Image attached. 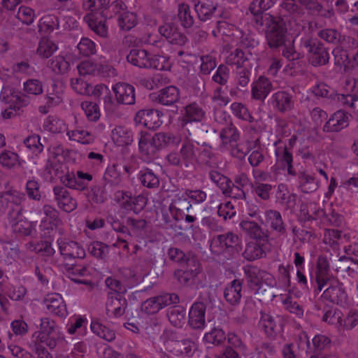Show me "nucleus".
Segmentation results:
<instances>
[{"label":"nucleus","mask_w":358,"mask_h":358,"mask_svg":"<svg viewBox=\"0 0 358 358\" xmlns=\"http://www.w3.org/2000/svg\"><path fill=\"white\" fill-rule=\"evenodd\" d=\"M43 127L45 130L55 134L62 133L67 130V126L64 121L52 115H49L44 120Z\"/></svg>","instance_id":"58"},{"label":"nucleus","mask_w":358,"mask_h":358,"mask_svg":"<svg viewBox=\"0 0 358 358\" xmlns=\"http://www.w3.org/2000/svg\"><path fill=\"white\" fill-rule=\"evenodd\" d=\"M23 196L18 193L5 192L0 194V209L9 207L7 213L8 222L13 232L22 236H32L36 224L28 221L24 216L22 206Z\"/></svg>","instance_id":"2"},{"label":"nucleus","mask_w":358,"mask_h":358,"mask_svg":"<svg viewBox=\"0 0 358 358\" xmlns=\"http://www.w3.org/2000/svg\"><path fill=\"white\" fill-rule=\"evenodd\" d=\"M148 68L159 71H169L171 68L170 57L164 55H150Z\"/></svg>","instance_id":"55"},{"label":"nucleus","mask_w":358,"mask_h":358,"mask_svg":"<svg viewBox=\"0 0 358 358\" xmlns=\"http://www.w3.org/2000/svg\"><path fill=\"white\" fill-rule=\"evenodd\" d=\"M48 66L56 73H64L70 67L69 58L61 52L49 60Z\"/></svg>","instance_id":"47"},{"label":"nucleus","mask_w":358,"mask_h":358,"mask_svg":"<svg viewBox=\"0 0 358 358\" xmlns=\"http://www.w3.org/2000/svg\"><path fill=\"white\" fill-rule=\"evenodd\" d=\"M206 113L197 103H191L182 110V127H187L188 124L199 123L204 120Z\"/></svg>","instance_id":"22"},{"label":"nucleus","mask_w":358,"mask_h":358,"mask_svg":"<svg viewBox=\"0 0 358 358\" xmlns=\"http://www.w3.org/2000/svg\"><path fill=\"white\" fill-rule=\"evenodd\" d=\"M110 136L117 146L128 145L133 141L132 131L124 125L115 126L111 131Z\"/></svg>","instance_id":"36"},{"label":"nucleus","mask_w":358,"mask_h":358,"mask_svg":"<svg viewBox=\"0 0 358 358\" xmlns=\"http://www.w3.org/2000/svg\"><path fill=\"white\" fill-rule=\"evenodd\" d=\"M194 10L199 20L202 21L219 16L221 13V8H219L217 3L209 1L195 4Z\"/></svg>","instance_id":"35"},{"label":"nucleus","mask_w":358,"mask_h":358,"mask_svg":"<svg viewBox=\"0 0 358 358\" xmlns=\"http://www.w3.org/2000/svg\"><path fill=\"white\" fill-rule=\"evenodd\" d=\"M109 3L110 0H83V8L90 10L84 17V20L92 31L101 37L107 36L106 22L111 18V15L106 10Z\"/></svg>","instance_id":"5"},{"label":"nucleus","mask_w":358,"mask_h":358,"mask_svg":"<svg viewBox=\"0 0 358 358\" xmlns=\"http://www.w3.org/2000/svg\"><path fill=\"white\" fill-rule=\"evenodd\" d=\"M162 113L158 110L143 109L136 113L134 121L137 124L155 130L162 124Z\"/></svg>","instance_id":"16"},{"label":"nucleus","mask_w":358,"mask_h":358,"mask_svg":"<svg viewBox=\"0 0 358 358\" xmlns=\"http://www.w3.org/2000/svg\"><path fill=\"white\" fill-rule=\"evenodd\" d=\"M249 179L245 174L236 176L234 184L231 182L230 187L224 190V194L234 198H242L245 193L243 188L248 184Z\"/></svg>","instance_id":"41"},{"label":"nucleus","mask_w":358,"mask_h":358,"mask_svg":"<svg viewBox=\"0 0 358 358\" xmlns=\"http://www.w3.org/2000/svg\"><path fill=\"white\" fill-rule=\"evenodd\" d=\"M343 313L338 310H328L322 317V321L335 326L338 330L345 329V321Z\"/></svg>","instance_id":"50"},{"label":"nucleus","mask_w":358,"mask_h":358,"mask_svg":"<svg viewBox=\"0 0 358 358\" xmlns=\"http://www.w3.org/2000/svg\"><path fill=\"white\" fill-rule=\"evenodd\" d=\"M56 86H52V92H49L45 97V104L39 107L41 113L46 114L50 108L59 105L63 100V94L61 91L55 90Z\"/></svg>","instance_id":"48"},{"label":"nucleus","mask_w":358,"mask_h":358,"mask_svg":"<svg viewBox=\"0 0 358 358\" xmlns=\"http://www.w3.org/2000/svg\"><path fill=\"white\" fill-rule=\"evenodd\" d=\"M332 55L334 57V64L339 68L338 71H347L350 66V59L349 54L346 50L341 47H336L332 50Z\"/></svg>","instance_id":"54"},{"label":"nucleus","mask_w":358,"mask_h":358,"mask_svg":"<svg viewBox=\"0 0 358 358\" xmlns=\"http://www.w3.org/2000/svg\"><path fill=\"white\" fill-rule=\"evenodd\" d=\"M228 65L236 66L237 69L250 66V62L245 53L240 49H236L226 57Z\"/></svg>","instance_id":"59"},{"label":"nucleus","mask_w":358,"mask_h":358,"mask_svg":"<svg viewBox=\"0 0 358 358\" xmlns=\"http://www.w3.org/2000/svg\"><path fill=\"white\" fill-rule=\"evenodd\" d=\"M24 162L20 159L19 155L14 151L4 150L0 153V164L6 169H15Z\"/></svg>","instance_id":"49"},{"label":"nucleus","mask_w":358,"mask_h":358,"mask_svg":"<svg viewBox=\"0 0 358 358\" xmlns=\"http://www.w3.org/2000/svg\"><path fill=\"white\" fill-rule=\"evenodd\" d=\"M329 271V263L327 258L322 255L319 256L317 262V288L315 290L316 294H318L333 278Z\"/></svg>","instance_id":"24"},{"label":"nucleus","mask_w":358,"mask_h":358,"mask_svg":"<svg viewBox=\"0 0 358 358\" xmlns=\"http://www.w3.org/2000/svg\"><path fill=\"white\" fill-rule=\"evenodd\" d=\"M138 24V17L135 13L124 11L117 18V24L122 31H129Z\"/></svg>","instance_id":"53"},{"label":"nucleus","mask_w":358,"mask_h":358,"mask_svg":"<svg viewBox=\"0 0 358 358\" xmlns=\"http://www.w3.org/2000/svg\"><path fill=\"white\" fill-rule=\"evenodd\" d=\"M270 248L268 238L252 240L246 244L243 253V257L248 261H254L263 258Z\"/></svg>","instance_id":"17"},{"label":"nucleus","mask_w":358,"mask_h":358,"mask_svg":"<svg viewBox=\"0 0 358 358\" xmlns=\"http://www.w3.org/2000/svg\"><path fill=\"white\" fill-rule=\"evenodd\" d=\"M106 158L102 153L90 151L86 157V166L89 171L96 173L101 171L105 165Z\"/></svg>","instance_id":"44"},{"label":"nucleus","mask_w":358,"mask_h":358,"mask_svg":"<svg viewBox=\"0 0 358 358\" xmlns=\"http://www.w3.org/2000/svg\"><path fill=\"white\" fill-rule=\"evenodd\" d=\"M81 108L89 121L95 122L101 116L99 106L95 102L84 101L81 103Z\"/></svg>","instance_id":"62"},{"label":"nucleus","mask_w":358,"mask_h":358,"mask_svg":"<svg viewBox=\"0 0 358 358\" xmlns=\"http://www.w3.org/2000/svg\"><path fill=\"white\" fill-rule=\"evenodd\" d=\"M55 200L60 209L65 212H71L77 206L76 200L72 197L66 187L57 185L53 188Z\"/></svg>","instance_id":"25"},{"label":"nucleus","mask_w":358,"mask_h":358,"mask_svg":"<svg viewBox=\"0 0 358 358\" xmlns=\"http://www.w3.org/2000/svg\"><path fill=\"white\" fill-rule=\"evenodd\" d=\"M242 283L238 280H234L227 285L224 290V297L227 303L236 305L242 297Z\"/></svg>","instance_id":"38"},{"label":"nucleus","mask_w":358,"mask_h":358,"mask_svg":"<svg viewBox=\"0 0 358 358\" xmlns=\"http://www.w3.org/2000/svg\"><path fill=\"white\" fill-rule=\"evenodd\" d=\"M244 273L255 294L264 295L267 289L272 287L275 284L273 275L257 266H245Z\"/></svg>","instance_id":"7"},{"label":"nucleus","mask_w":358,"mask_h":358,"mask_svg":"<svg viewBox=\"0 0 358 358\" xmlns=\"http://www.w3.org/2000/svg\"><path fill=\"white\" fill-rule=\"evenodd\" d=\"M0 101L8 104V106L2 109L1 116L3 119H9L13 116L16 110L24 105L23 99L18 93L8 86L1 87L0 92Z\"/></svg>","instance_id":"11"},{"label":"nucleus","mask_w":358,"mask_h":358,"mask_svg":"<svg viewBox=\"0 0 358 358\" xmlns=\"http://www.w3.org/2000/svg\"><path fill=\"white\" fill-rule=\"evenodd\" d=\"M165 349L174 355L192 357L197 350V344L192 340L166 341L164 342Z\"/></svg>","instance_id":"19"},{"label":"nucleus","mask_w":358,"mask_h":358,"mask_svg":"<svg viewBox=\"0 0 358 358\" xmlns=\"http://www.w3.org/2000/svg\"><path fill=\"white\" fill-rule=\"evenodd\" d=\"M299 187L304 193H310L317 189V185L315 177L305 171L298 175Z\"/></svg>","instance_id":"56"},{"label":"nucleus","mask_w":358,"mask_h":358,"mask_svg":"<svg viewBox=\"0 0 358 358\" xmlns=\"http://www.w3.org/2000/svg\"><path fill=\"white\" fill-rule=\"evenodd\" d=\"M150 54L145 50L131 49L127 56L129 63L139 68L148 69Z\"/></svg>","instance_id":"43"},{"label":"nucleus","mask_w":358,"mask_h":358,"mask_svg":"<svg viewBox=\"0 0 358 358\" xmlns=\"http://www.w3.org/2000/svg\"><path fill=\"white\" fill-rule=\"evenodd\" d=\"M268 102L276 110L284 113L291 110L294 106L292 96L285 91H278L273 94Z\"/></svg>","instance_id":"29"},{"label":"nucleus","mask_w":358,"mask_h":358,"mask_svg":"<svg viewBox=\"0 0 358 358\" xmlns=\"http://www.w3.org/2000/svg\"><path fill=\"white\" fill-rule=\"evenodd\" d=\"M115 200L126 210L135 213H138L146 204V199L143 196H132L131 193L128 191H117L115 193Z\"/></svg>","instance_id":"13"},{"label":"nucleus","mask_w":358,"mask_h":358,"mask_svg":"<svg viewBox=\"0 0 358 358\" xmlns=\"http://www.w3.org/2000/svg\"><path fill=\"white\" fill-rule=\"evenodd\" d=\"M259 326L264 330L268 337H274L282 331V324L278 318L276 320L273 316L262 313L259 321Z\"/></svg>","instance_id":"34"},{"label":"nucleus","mask_w":358,"mask_h":358,"mask_svg":"<svg viewBox=\"0 0 358 358\" xmlns=\"http://www.w3.org/2000/svg\"><path fill=\"white\" fill-rule=\"evenodd\" d=\"M275 164L271 167L275 180H282L287 176H296L293 167V155L281 141L274 143Z\"/></svg>","instance_id":"6"},{"label":"nucleus","mask_w":358,"mask_h":358,"mask_svg":"<svg viewBox=\"0 0 358 358\" xmlns=\"http://www.w3.org/2000/svg\"><path fill=\"white\" fill-rule=\"evenodd\" d=\"M127 306V299L122 294L108 293L106 310L108 317L117 318L122 316L125 313Z\"/></svg>","instance_id":"20"},{"label":"nucleus","mask_w":358,"mask_h":358,"mask_svg":"<svg viewBox=\"0 0 358 358\" xmlns=\"http://www.w3.org/2000/svg\"><path fill=\"white\" fill-rule=\"evenodd\" d=\"M60 21L54 15H46L43 16L38 22V30L41 33L48 34L59 27Z\"/></svg>","instance_id":"52"},{"label":"nucleus","mask_w":358,"mask_h":358,"mask_svg":"<svg viewBox=\"0 0 358 358\" xmlns=\"http://www.w3.org/2000/svg\"><path fill=\"white\" fill-rule=\"evenodd\" d=\"M349 114L344 110L335 112L324 125L326 132L338 131L348 125Z\"/></svg>","instance_id":"32"},{"label":"nucleus","mask_w":358,"mask_h":358,"mask_svg":"<svg viewBox=\"0 0 358 358\" xmlns=\"http://www.w3.org/2000/svg\"><path fill=\"white\" fill-rule=\"evenodd\" d=\"M213 253L223 255L227 258L233 257L241 249V240L231 232L214 237L210 243Z\"/></svg>","instance_id":"8"},{"label":"nucleus","mask_w":358,"mask_h":358,"mask_svg":"<svg viewBox=\"0 0 358 358\" xmlns=\"http://www.w3.org/2000/svg\"><path fill=\"white\" fill-rule=\"evenodd\" d=\"M92 179L93 176L91 173L79 170L76 173L68 172L62 180L66 187L78 191H84L87 188L89 182Z\"/></svg>","instance_id":"18"},{"label":"nucleus","mask_w":358,"mask_h":358,"mask_svg":"<svg viewBox=\"0 0 358 358\" xmlns=\"http://www.w3.org/2000/svg\"><path fill=\"white\" fill-rule=\"evenodd\" d=\"M265 223L269 225L273 231L279 234L285 233V225L282 219L281 214L274 210H269L264 213Z\"/></svg>","instance_id":"42"},{"label":"nucleus","mask_w":358,"mask_h":358,"mask_svg":"<svg viewBox=\"0 0 358 358\" xmlns=\"http://www.w3.org/2000/svg\"><path fill=\"white\" fill-rule=\"evenodd\" d=\"M206 306L201 302L192 304L189 311V324L193 329L203 328L205 325Z\"/></svg>","instance_id":"33"},{"label":"nucleus","mask_w":358,"mask_h":358,"mask_svg":"<svg viewBox=\"0 0 358 358\" xmlns=\"http://www.w3.org/2000/svg\"><path fill=\"white\" fill-rule=\"evenodd\" d=\"M175 278L178 282L187 287H192L196 289L204 286L202 279V268L201 264L194 260L188 261L185 270L178 269L174 272Z\"/></svg>","instance_id":"9"},{"label":"nucleus","mask_w":358,"mask_h":358,"mask_svg":"<svg viewBox=\"0 0 358 358\" xmlns=\"http://www.w3.org/2000/svg\"><path fill=\"white\" fill-rule=\"evenodd\" d=\"M138 179L147 188H155L159 185V176L149 168L142 169L138 173Z\"/></svg>","instance_id":"45"},{"label":"nucleus","mask_w":358,"mask_h":358,"mask_svg":"<svg viewBox=\"0 0 358 358\" xmlns=\"http://www.w3.org/2000/svg\"><path fill=\"white\" fill-rule=\"evenodd\" d=\"M66 136L69 141L83 145L90 144L94 141V135L82 127H77L74 129L67 128Z\"/></svg>","instance_id":"39"},{"label":"nucleus","mask_w":358,"mask_h":358,"mask_svg":"<svg viewBox=\"0 0 358 358\" xmlns=\"http://www.w3.org/2000/svg\"><path fill=\"white\" fill-rule=\"evenodd\" d=\"M57 243L60 254L66 259H82L85 256V249L76 241L59 238Z\"/></svg>","instance_id":"21"},{"label":"nucleus","mask_w":358,"mask_h":358,"mask_svg":"<svg viewBox=\"0 0 358 358\" xmlns=\"http://www.w3.org/2000/svg\"><path fill=\"white\" fill-rule=\"evenodd\" d=\"M152 98L161 105L172 106L179 101L180 92L176 87L170 85L153 94Z\"/></svg>","instance_id":"27"},{"label":"nucleus","mask_w":358,"mask_h":358,"mask_svg":"<svg viewBox=\"0 0 358 358\" xmlns=\"http://www.w3.org/2000/svg\"><path fill=\"white\" fill-rule=\"evenodd\" d=\"M219 34L227 36H236L238 37L240 35H242V32L241 30L238 29L234 24L229 23L226 20H219L217 22V31L213 30V34L216 36V32Z\"/></svg>","instance_id":"61"},{"label":"nucleus","mask_w":358,"mask_h":358,"mask_svg":"<svg viewBox=\"0 0 358 358\" xmlns=\"http://www.w3.org/2000/svg\"><path fill=\"white\" fill-rule=\"evenodd\" d=\"M179 302V297L176 294L166 293L150 297L142 303V310L148 315H153L171 304Z\"/></svg>","instance_id":"12"},{"label":"nucleus","mask_w":358,"mask_h":358,"mask_svg":"<svg viewBox=\"0 0 358 358\" xmlns=\"http://www.w3.org/2000/svg\"><path fill=\"white\" fill-rule=\"evenodd\" d=\"M58 50V45L48 37H42L38 43L36 52L43 58L50 57Z\"/></svg>","instance_id":"46"},{"label":"nucleus","mask_w":358,"mask_h":358,"mask_svg":"<svg viewBox=\"0 0 358 358\" xmlns=\"http://www.w3.org/2000/svg\"><path fill=\"white\" fill-rule=\"evenodd\" d=\"M301 29L298 34H294L293 31L288 32L292 35L299 36L303 33L300 43L301 48L309 53V62L315 66L326 64L329 60V53L327 48L314 36L312 22H302Z\"/></svg>","instance_id":"3"},{"label":"nucleus","mask_w":358,"mask_h":358,"mask_svg":"<svg viewBox=\"0 0 358 358\" xmlns=\"http://www.w3.org/2000/svg\"><path fill=\"white\" fill-rule=\"evenodd\" d=\"M158 31L164 38L167 44L166 46L176 45L178 47L183 46L187 41V36L180 29L171 23H166L159 27Z\"/></svg>","instance_id":"14"},{"label":"nucleus","mask_w":358,"mask_h":358,"mask_svg":"<svg viewBox=\"0 0 358 358\" xmlns=\"http://www.w3.org/2000/svg\"><path fill=\"white\" fill-rule=\"evenodd\" d=\"M180 144L181 148L180 152H171L166 156V159L170 164L174 166L189 167L194 166L199 162L198 156L200 154L199 143L192 139V133L189 128L180 129Z\"/></svg>","instance_id":"4"},{"label":"nucleus","mask_w":358,"mask_h":358,"mask_svg":"<svg viewBox=\"0 0 358 358\" xmlns=\"http://www.w3.org/2000/svg\"><path fill=\"white\" fill-rule=\"evenodd\" d=\"M273 89L271 80L264 76H260L251 84L252 97L255 100H264Z\"/></svg>","instance_id":"28"},{"label":"nucleus","mask_w":358,"mask_h":358,"mask_svg":"<svg viewBox=\"0 0 358 358\" xmlns=\"http://www.w3.org/2000/svg\"><path fill=\"white\" fill-rule=\"evenodd\" d=\"M90 274V268L80 264H72L66 268L67 276L73 282L78 284L88 285L90 281L80 278Z\"/></svg>","instance_id":"40"},{"label":"nucleus","mask_w":358,"mask_h":358,"mask_svg":"<svg viewBox=\"0 0 358 358\" xmlns=\"http://www.w3.org/2000/svg\"><path fill=\"white\" fill-rule=\"evenodd\" d=\"M92 331L101 338L111 342L115 338V331L110 325L97 319H92L90 324Z\"/></svg>","instance_id":"37"},{"label":"nucleus","mask_w":358,"mask_h":358,"mask_svg":"<svg viewBox=\"0 0 358 358\" xmlns=\"http://www.w3.org/2000/svg\"><path fill=\"white\" fill-rule=\"evenodd\" d=\"M327 288L323 292L322 297L342 308H348L352 299L348 296L343 285L338 280L331 278L328 282Z\"/></svg>","instance_id":"10"},{"label":"nucleus","mask_w":358,"mask_h":358,"mask_svg":"<svg viewBox=\"0 0 358 358\" xmlns=\"http://www.w3.org/2000/svg\"><path fill=\"white\" fill-rule=\"evenodd\" d=\"M117 102L120 104L132 105L135 103V88L126 83H117L112 87Z\"/></svg>","instance_id":"23"},{"label":"nucleus","mask_w":358,"mask_h":358,"mask_svg":"<svg viewBox=\"0 0 358 358\" xmlns=\"http://www.w3.org/2000/svg\"><path fill=\"white\" fill-rule=\"evenodd\" d=\"M276 196L282 203L287 205V208H293L294 207L296 204V196L289 193L286 185L283 183L278 185Z\"/></svg>","instance_id":"63"},{"label":"nucleus","mask_w":358,"mask_h":358,"mask_svg":"<svg viewBox=\"0 0 358 358\" xmlns=\"http://www.w3.org/2000/svg\"><path fill=\"white\" fill-rule=\"evenodd\" d=\"M240 227L246 235L252 240L268 238L267 232L262 229L257 220L244 217L240 222Z\"/></svg>","instance_id":"31"},{"label":"nucleus","mask_w":358,"mask_h":358,"mask_svg":"<svg viewBox=\"0 0 358 358\" xmlns=\"http://www.w3.org/2000/svg\"><path fill=\"white\" fill-rule=\"evenodd\" d=\"M273 3V0H253L249 9L254 16L255 24L266 31L269 46L278 48L284 44L289 31L298 34L301 26L299 19L294 18L293 15H289L286 12L281 11L278 20L270 13H264Z\"/></svg>","instance_id":"1"},{"label":"nucleus","mask_w":358,"mask_h":358,"mask_svg":"<svg viewBox=\"0 0 358 358\" xmlns=\"http://www.w3.org/2000/svg\"><path fill=\"white\" fill-rule=\"evenodd\" d=\"M158 31L164 38L167 44L166 46L176 45L178 47L183 46L187 41V36L180 29L171 23H166L159 27Z\"/></svg>","instance_id":"15"},{"label":"nucleus","mask_w":358,"mask_h":358,"mask_svg":"<svg viewBox=\"0 0 358 358\" xmlns=\"http://www.w3.org/2000/svg\"><path fill=\"white\" fill-rule=\"evenodd\" d=\"M186 310L182 306H173L167 310V317L172 325L181 327L185 323Z\"/></svg>","instance_id":"57"},{"label":"nucleus","mask_w":358,"mask_h":358,"mask_svg":"<svg viewBox=\"0 0 358 358\" xmlns=\"http://www.w3.org/2000/svg\"><path fill=\"white\" fill-rule=\"evenodd\" d=\"M87 324V320L80 315L76 318H70L66 325L67 332L70 335H73L78 333L81 335L86 331Z\"/></svg>","instance_id":"60"},{"label":"nucleus","mask_w":358,"mask_h":358,"mask_svg":"<svg viewBox=\"0 0 358 358\" xmlns=\"http://www.w3.org/2000/svg\"><path fill=\"white\" fill-rule=\"evenodd\" d=\"M220 136L223 144L236 145L239 140L240 133L235 126L229 124L221 129Z\"/></svg>","instance_id":"51"},{"label":"nucleus","mask_w":358,"mask_h":358,"mask_svg":"<svg viewBox=\"0 0 358 358\" xmlns=\"http://www.w3.org/2000/svg\"><path fill=\"white\" fill-rule=\"evenodd\" d=\"M226 339L224 331L218 327H214L210 331L204 334L203 340L206 343L218 345L222 343Z\"/></svg>","instance_id":"64"},{"label":"nucleus","mask_w":358,"mask_h":358,"mask_svg":"<svg viewBox=\"0 0 358 358\" xmlns=\"http://www.w3.org/2000/svg\"><path fill=\"white\" fill-rule=\"evenodd\" d=\"M180 129L176 133H157L152 138L155 151L166 147L178 146L180 145Z\"/></svg>","instance_id":"30"},{"label":"nucleus","mask_w":358,"mask_h":358,"mask_svg":"<svg viewBox=\"0 0 358 358\" xmlns=\"http://www.w3.org/2000/svg\"><path fill=\"white\" fill-rule=\"evenodd\" d=\"M44 304L48 313L51 314L61 317H65L68 315L66 303L59 294H48L44 300Z\"/></svg>","instance_id":"26"}]
</instances>
